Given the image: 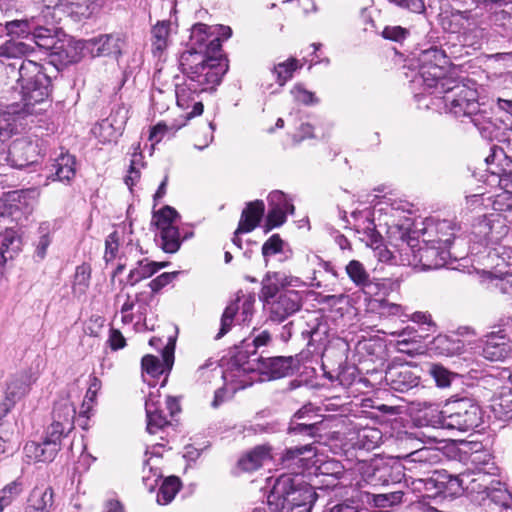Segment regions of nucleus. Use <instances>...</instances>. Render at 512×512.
<instances>
[{
    "instance_id": "obj_40",
    "label": "nucleus",
    "mask_w": 512,
    "mask_h": 512,
    "mask_svg": "<svg viewBox=\"0 0 512 512\" xmlns=\"http://www.w3.org/2000/svg\"><path fill=\"white\" fill-rule=\"evenodd\" d=\"M499 340H504V337L491 335L487 338L482 349L484 358L490 361H501L507 357L508 346Z\"/></svg>"
},
{
    "instance_id": "obj_14",
    "label": "nucleus",
    "mask_w": 512,
    "mask_h": 512,
    "mask_svg": "<svg viewBox=\"0 0 512 512\" xmlns=\"http://www.w3.org/2000/svg\"><path fill=\"white\" fill-rule=\"evenodd\" d=\"M246 362L253 363L252 369L247 373L258 371L260 374L267 376L269 380L279 379L292 375L298 370V361L293 356H274V357H255L248 359ZM243 363L245 361L243 360Z\"/></svg>"
},
{
    "instance_id": "obj_43",
    "label": "nucleus",
    "mask_w": 512,
    "mask_h": 512,
    "mask_svg": "<svg viewBox=\"0 0 512 512\" xmlns=\"http://www.w3.org/2000/svg\"><path fill=\"white\" fill-rule=\"evenodd\" d=\"M75 408L69 402L55 404L52 412V420L62 423V428H74Z\"/></svg>"
},
{
    "instance_id": "obj_35",
    "label": "nucleus",
    "mask_w": 512,
    "mask_h": 512,
    "mask_svg": "<svg viewBox=\"0 0 512 512\" xmlns=\"http://www.w3.org/2000/svg\"><path fill=\"white\" fill-rule=\"evenodd\" d=\"M271 459L270 448L260 445L246 453L238 460V466L246 472L260 468L266 461Z\"/></svg>"
},
{
    "instance_id": "obj_57",
    "label": "nucleus",
    "mask_w": 512,
    "mask_h": 512,
    "mask_svg": "<svg viewBox=\"0 0 512 512\" xmlns=\"http://www.w3.org/2000/svg\"><path fill=\"white\" fill-rule=\"evenodd\" d=\"M29 21L33 30L54 26L57 24L56 11L50 8L42 9L39 14L29 17Z\"/></svg>"
},
{
    "instance_id": "obj_17",
    "label": "nucleus",
    "mask_w": 512,
    "mask_h": 512,
    "mask_svg": "<svg viewBox=\"0 0 512 512\" xmlns=\"http://www.w3.org/2000/svg\"><path fill=\"white\" fill-rule=\"evenodd\" d=\"M302 295L296 290H285L275 300H270L269 320L274 323H282L288 317L298 312L302 307Z\"/></svg>"
},
{
    "instance_id": "obj_55",
    "label": "nucleus",
    "mask_w": 512,
    "mask_h": 512,
    "mask_svg": "<svg viewBox=\"0 0 512 512\" xmlns=\"http://www.w3.org/2000/svg\"><path fill=\"white\" fill-rule=\"evenodd\" d=\"M57 32V26H51L46 28H41L39 30L32 29L31 36L35 44L43 49L48 50L52 47L53 43L56 41L55 36Z\"/></svg>"
},
{
    "instance_id": "obj_23",
    "label": "nucleus",
    "mask_w": 512,
    "mask_h": 512,
    "mask_svg": "<svg viewBox=\"0 0 512 512\" xmlns=\"http://www.w3.org/2000/svg\"><path fill=\"white\" fill-rule=\"evenodd\" d=\"M465 119L472 123L485 139H492L497 136L500 129L498 119L493 117L492 111L487 109L484 104L479 103V109L471 111V114H468Z\"/></svg>"
},
{
    "instance_id": "obj_16",
    "label": "nucleus",
    "mask_w": 512,
    "mask_h": 512,
    "mask_svg": "<svg viewBox=\"0 0 512 512\" xmlns=\"http://www.w3.org/2000/svg\"><path fill=\"white\" fill-rule=\"evenodd\" d=\"M412 253L413 260L411 264L420 265L423 270L439 269L444 267L453 253L446 246H441L432 243H421L418 249L413 246L409 247Z\"/></svg>"
},
{
    "instance_id": "obj_19",
    "label": "nucleus",
    "mask_w": 512,
    "mask_h": 512,
    "mask_svg": "<svg viewBox=\"0 0 512 512\" xmlns=\"http://www.w3.org/2000/svg\"><path fill=\"white\" fill-rule=\"evenodd\" d=\"M456 235V225L450 220H427L421 231V243H432L450 249Z\"/></svg>"
},
{
    "instance_id": "obj_22",
    "label": "nucleus",
    "mask_w": 512,
    "mask_h": 512,
    "mask_svg": "<svg viewBox=\"0 0 512 512\" xmlns=\"http://www.w3.org/2000/svg\"><path fill=\"white\" fill-rule=\"evenodd\" d=\"M299 278L287 275L283 272H268L262 280L260 299L264 303H270L278 294L280 288L297 286Z\"/></svg>"
},
{
    "instance_id": "obj_33",
    "label": "nucleus",
    "mask_w": 512,
    "mask_h": 512,
    "mask_svg": "<svg viewBox=\"0 0 512 512\" xmlns=\"http://www.w3.org/2000/svg\"><path fill=\"white\" fill-rule=\"evenodd\" d=\"M50 56L63 65L75 63L80 60V52L70 39L56 40L48 49Z\"/></svg>"
},
{
    "instance_id": "obj_51",
    "label": "nucleus",
    "mask_w": 512,
    "mask_h": 512,
    "mask_svg": "<svg viewBox=\"0 0 512 512\" xmlns=\"http://www.w3.org/2000/svg\"><path fill=\"white\" fill-rule=\"evenodd\" d=\"M302 67L298 60L290 58L287 61L281 62L273 68V73L276 75V80L280 85H284L293 76V73Z\"/></svg>"
},
{
    "instance_id": "obj_10",
    "label": "nucleus",
    "mask_w": 512,
    "mask_h": 512,
    "mask_svg": "<svg viewBox=\"0 0 512 512\" xmlns=\"http://www.w3.org/2000/svg\"><path fill=\"white\" fill-rule=\"evenodd\" d=\"M244 357L243 352L236 353L225 370L220 369L215 362L205 363L196 371L197 381L201 384H208L212 383L214 379L221 378L226 384L235 382L237 377L252 369L251 362L243 363Z\"/></svg>"
},
{
    "instance_id": "obj_41",
    "label": "nucleus",
    "mask_w": 512,
    "mask_h": 512,
    "mask_svg": "<svg viewBox=\"0 0 512 512\" xmlns=\"http://www.w3.org/2000/svg\"><path fill=\"white\" fill-rule=\"evenodd\" d=\"M421 418L428 426L447 429L446 420L448 419V413H445V409L441 410L436 404H426L422 410Z\"/></svg>"
},
{
    "instance_id": "obj_60",
    "label": "nucleus",
    "mask_w": 512,
    "mask_h": 512,
    "mask_svg": "<svg viewBox=\"0 0 512 512\" xmlns=\"http://www.w3.org/2000/svg\"><path fill=\"white\" fill-rule=\"evenodd\" d=\"M72 430L73 428H62V423L52 420L51 425L47 429L44 440L51 446L55 444L59 451L62 437L67 435Z\"/></svg>"
},
{
    "instance_id": "obj_25",
    "label": "nucleus",
    "mask_w": 512,
    "mask_h": 512,
    "mask_svg": "<svg viewBox=\"0 0 512 512\" xmlns=\"http://www.w3.org/2000/svg\"><path fill=\"white\" fill-rule=\"evenodd\" d=\"M30 390V380L26 374L12 378L6 387L5 397L0 403V414L7 415L17 401L22 399Z\"/></svg>"
},
{
    "instance_id": "obj_63",
    "label": "nucleus",
    "mask_w": 512,
    "mask_h": 512,
    "mask_svg": "<svg viewBox=\"0 0 512 512\" xmlns=\"http://www.w3.org/2000/svg\"><path fill=\"white\" fill-rule=\"evenodd\" d=\"M23 491V482L18 478L8 483L0 490L2 504L9 506Z\"/></svg>"
},
{
    "instance_id": "obj_31",
    "label": "nucleus",
    "mask_w": 512,
    "mask_h": 512,
    "mask_svg": "<svg viewBox=\"0 0 512 512\" xmlns=\"http://www.w3.org/2000/svg\"><path fill=\"white\" fill-rule=\"evenodd\" d=\"M76 160L73 155L61 153L51 164V173L48 179L60 182H70L76 174Z\"/></svg>"
},
{
    "instance_id": "obj_15",
    "label": "nucleus",
    "mask_w": 512,
    "mask_h": 512,
    "mask_svg": "<svg viewBox=\"0 0 512 512\" xmlns=\"http://www.w3.org/2000/svg\"><path fill=\"white\" fill-rule=\"evenodd\" d=\"M405 469L415 476L427 477L432 475L434 466L439 464L443 459V453L434 447H421L404 456H402Z\"/></svg>"
},
{
    "instance_id": "obj_21",
    "label": "nucleus",
    "mask_w": 512,
    "mask_h": 512,
    "mask_svg": "<svg viewBox=\"0 0 512 512\" xmlns=\"http://www.w3.org/2000/svg\"><path fill=\"white\" fill-rule=\"evenodd\" d=\"M498 471L492 470H481V471H466L459 475H456V479L460 484V494L464 489L470 490L471 492L485 493L487 494L490 488L498 481L495 479Z\"/></svg>"
},
{
    "instance_id": "obj_24",
    "label": "nucleus",
    "mask_w": 512,
    "mask_h": 512,
    "mask_svg": "<svg viewBox=\"0 0 512 512\" xmlns=\"http://www.w3.org/2000/svg\"><path fill=\"white\" fill-rule=\"evenodd\" d=\"M419 377L407 366L389 367L385 373V381L396 392H407L418 386Z\"/></svg>"
},
{
    "instance_id": "obj_28",
    "label": "nucleus",
    "mask_w": 512,
    "mask_h": 512,
    "mask_svg": "<svg viewBox=\"0 0 512 512\" xmlns=\"http://www.w3.org/2000/svg\"><path fill=\"white\" fill-rule=\"evenodd\" d=\"M147 416V431L151 434L158 432L170 424L160 407L159 394L150 392L145 402Z\"/></svg>"
},
{
    "instance_id": "obj_4",
    "label": "nucleus",
    "mask_w": 512,
    "mask_h": 512,
    "mask_svg": "<svg viewBox=\"0 0 512 512\" xmlns=\"http://www.w3.org/2000/svg\"><path fill=\"white\" fill-rule=\"evenodd\" d=\"M489 181L497 182L503 191L489 197L490 205L504 222L512 223V139L506 142V149L492 146L485 159Z\"/></svg>"
},
{
    "instance_id": "obj_13",
    "label": "nucleus",
    "mask_w": 512,
    "mask_h": 512,
    "mask_svg": "<svg viewBox=\"0 0 512 512\" xmlns=\"http://www.w3.org/2000/svg\"><path fill=\"white\" fill-rule=\"evenodd\" d=\"M506 223L495 214L478 217L472 225L473 239L488 249L490 245H496L508 234Z\"/></svg>"
},
{
    "instance_id": "obj_5",
    "label": "nucleus",
    "mask_w": 512,
    "mask_h": 512,
    "mask_svg": "<svg viewBox=\"0 0 512 512\" xmlns=\"http://www.w3.org/2000/svg\"><path fill=\"white\" fill-rule=\"evenodd\" d=\"M428 95L434 96L433 105L442 103L444 111L457 118L465 119L471 111L479 109L477 90L452 77L443 79Z\"/></svg>"
},
{
    "instance_id": "obj_34",
    "label": "nucleus",
    "mask_w": 512,
    "mask_h": 512,
    "mask_svg": "<svg viewBox=\"0 0 512 512\" xmlns=\"http://www.w3.org/2000/svg\"><path fill=\"white\" fill-rule=\"evenodd\" d=\"M36 191L35 190H16L9 192L7 195L6 204L4 205L5 211L1 212L2 216L14 215V210L24 209L29 212L30 202L34 200Z\"/></svg>"
},
{
    "instance_id": "obj_58",
    "label": "nucleus",
    "mask_w": 512,
    "mask_h": 512,
    "mask_svg": "<svg viewBox=\"0 0 512 512\" xmlns=\"http://www.w3.org/2000/svg\"><path fill=\"white\" fill-rule=\"evenodd\" d=\"M99 0H69L72 8V13L79 15L82 18L91 17L100 7Z\"/></svg>"
},
{
    "instance_id": "obj_9",
    "label": "nucleus",
    "mask_w": 512,
    "mask_h": 512,
    "mask_svg": "<svg viewBox=\"0 0 512 512\" xmlns=\"http://www.w3.org/2000/svg\"><path fill=\"white\" fill-rule=\"evenodd\" d=\"M176 340L173 337L168 338V342L162 349V361L154 355H145L141 360L142 376L149 386L155 387L157 379L165 374L160 386L164 387L167 383L168 375L174 364Z\"/></svg>"
},
{
    "instance_id": "obj_20",
    "label": "nucleus",
    "mask_w": 512,
    "mask_h": 512,
    "mask_svg": "<svg viewBox=\"0 0 512 512\" xmlns=\"http://www.w3.org/2000/svg\"><path fill=\"white\" fill-rule=\"evenodd\" d=\"M265 211L262 200L249 202L243 209L237 229L234 232L232 242L238 248H242L240 234L253 231L260 223Z\"/></svg>"
},
{
    "instance_id": "obj_1",
    "label": "nucleus",
    "mask_w": 512,
    "mask_h": 512,
    "mask_svg": "<svg viewBox=\"0 0 512 512\" xmlns=\"http://www.w3.org/2000/svg\"><path fill=\"white\" fill-rule=\"evenodd\" d=\"M179 68L185 79L175 84L176 102L184 109L192 107L186 115L190 119L203 113L199 94L215 90L229 69L220 38L214 36L211 26L193 25L189 47L179 56Z\"/></svg>"
},
{
    "instance_id": "obj_62",
    "label": "nucleus",
    "mask_w": 512,
    "mask_h": 512,
    "mask_svg": "<svg viewBox=\"0 0 512 512\" xmlns=\"http://www.w3.org/2000/svg\"><path fill=\"white\" fill-rule=\"evenodd\" d=\"M5 30L7 32V35L9 36H16L22 38L31 36L32 32L29 18L8 21L5 24Z\"/></svg>"
},
{
    "instance_id": "obj_29",
    "label": "nucleus",
    "mask_w": 512,
    "mask_h": 512,
    "mask_svg": "<svg viewBox=\"0 0 512 512\" xmlns=\"http://www.w3.org/2000/svg\"><path fill=\"white\" fill-rule=\"evenodd\" d=\"M54 504V491L51 486L34 487L27 499L25 512H50Z\"/></svg>"
},
{
    "instance_id": "obj_59",
    "label": "nucleus",
    "mask_w": 512,
    "mask_h": 512,
    "mask_svg": "<svg viewBox=\"0 0 512 512\" xmlns=\"http://www.w3.org/2000/svg\"><path fill=\"white\" fill-rule=\"evenodd\" d=\"M92 132L103 143L114 141L121 135L106 118L99 122Z\"/></svg>"
},
{
    "instance_id": "obj_3",
    "label": "nucleus",
    "mask_w": 512,
    "mask_h": 512,
    "mask_svg": "<svg viewBox=\"0 0 512 512\" xmlns=\"http://www.w3.org/2000/svg\"><path fill=\"white\" fill-rule=\"evenodd\" d=\"M317 499L313 487L300 472L280 475L267 497L271 512H311Z\"/></svg>"
},
{
    "instance_id": "obj_37",
    "label": "nucleus",
    "mask_w": 512,
    "mask_h": 512,
    "mask_svg": "<svg viewBox=\"0 0 512 512\" xmlns=\"http://www.w3.org/2000/svg\"><path fill=\"white\" fill-rule=\"evenodd\" d=\"M24 453L30 460L47 462L55 458L58 448L55 444L49 445L45 440L42 443L28 442L24 446Z\"/></svg>"
},
{
    "instance_id": "obj_44",
    "label": "nucleus",
    "mask_w": 512,
    "mask_h": 512,
    "mask_svg": "<svg viewBox=\"0 0 512 512\" xmlns=\"http://www.w3.org/2000/svg\"><path fill=\"white\" fill-rule=\"evenodd\" d=\"M271 340V336L268 331H262L259 335L253 339H245L242 342V346L237 353L243 352L245 355L244 361L258 357L256 351L259 347L267 345Z\"/></svg>"
},
{
    "instance_id": "obj_26",
    "label": "nucleus",
    "mask_w": 512,
    "mask_h": 512,
    "mask_svg": "<svg viewBox=\"0 0 512 512\" xmlns=\"http://www.w3.org/2000/svg\"><path fill=\"white\" fill-rule=\"evenodd\" d=\"M94 56H111L118 59L125 46V38L120 34H105L89 41Z\"/></svg>"
},
{
    "instance_id": "obj_30",
    "label": "nucleus",
    "mask_w": 512,
    "mask_h": 512,
    "mask_svg": "<svg viewBox=\"0 0 512 512\" xmlns=\"http://www.w3.org/2000/svg\"><path fill=\"white\" fill-rule=\"evenodd\" d=\"M11 165L22 169L36 162L37 146L28 141H17L10 148Z\"/></svg>"
},
{
    "instance_id": "obj_45",
    "label": "nucleus",
    "mask_w": 512,
    "mask_h": 512,
    "mask_svg": "<svg viewBox=\"0 0 512 512\" xmlns=\"http://www.w3.org/2000/svg\"><path fill=\"white\" fill-rule=\"evenodd\" d=\"M245 375L246 374H242L240 377H237L236 381L233 383L229 382L226 384L224 382V386L215 391L212 407H219L228 398L232 397L236 390L244 388L247 384V382L243 379Z\"/></svg>"
},
{
    "instance_id": "obj_46",
    "label": "nucleus",
    "mask_w": 512,
    "mask_h": 512,
    "mask_svg": "<svg viewBox=\"0 0 512 512\" xmlns=\"http://www.w3.org/2000/svg\"><path fill=\"white\" fill-rule=\"evenodd\" d=\"M180 480L176 476L167 477L161 484L158 494L157 502L160 505L169 504L180 489Z\"/></svg>"
},
{
    "instance_id": "obj_38",
    "label": "nucleus",
    "mask_w": 512,
    "mask_h": 512,
    "mask_svg": "<svg viewBox=\"0 0 512 512\" xmlns=\"http://www.w3.org/2000/svg\"><path fill=\"white\" fill-rule=\"evenodd\" d=\"M20 250V238L13 229L0 234V264H5Z\"/></svg>"
},
{
    "instance_id": "obj_32",
    "label": "nucleus",
    "mask_w": 512,
    "mask_h": 512,
    "mask_svg": "<svg viewBox=\"0 0 512 512\" xmlns=\"http://www.w3.org/2000/svg\"><path fill=\"white\" fill-rule=\"evenodd\" d=\"M429 349L438 356H454L462 353L464 343L456 336L439 334L431 342Z\"/></svg>"
},
{
    "instance_id": "obj_47",
    "label": "nucleus",
    "mask_w": 512,
    "mask_h": 512,
    "mask_svg": "<svg viewBox=\"0 0 512 512\" xmlns=\"http://www.w3.org/2000/svg\"><path fill=\"white\" fill-rule=\"evenodd\" d=\"M382 440V433L377 428L366 427L357 433V445L365 450L376 448Z\"/></svg>"
},
{
    "instance_id": "obj_54",
    "label": "nucleus",
    "mask_w": 512,
    "mask_h": 512,
    "mask_svg": "<svg viewBox=\"0 0 512 512\" xmlns=\"http://www.w3.org/2000/svg\"><path fill=\"white\" fill-rule=\"evenodd\" d=\"M284 246L285 242L279 234H273L264 242L261 252L266 266L269 263L270 257L277 254H285Z\"/></svg>"
},
{
    "instance_id": "obj_2",
    "label": "nucleus",
    "mask_w": 512,
    "mask_h": 512,
    "mask_svg": "<svg viewBox=\"0 0 512 512\" xmlns=\"http://www.w3.org/2000/svg\"><path fill=\"white\" fill-rule=\"evenodd\" d=\"M17 83L21 88V107L19 104L10 105L5 113L9 118L17 114L33 115L40 113L43 108H37L48 99L51 79L44 67L31 60H23L17 68Z\"/></svg>"
},
{
    "instance_id": "obj_36",
    "label": "nucleus",
    "mask_w": 512,
    "mask_h": 512,
    "mask_svg": "<svg viewBox=\"0 0 512 512\" xmlns=\"http://www.w3.org/2000/svg\"><path fill=\"white\" fill-rule=\"evenodd\" d=\"M314 455L315 448L312 444H306L286 449L282 460L287 467L296 465L303 468L308 465L309 458Z\"/></svg>"
},
{
    "instance_id": "obj_50",
    "label": "nucleus",
    "mask_w": 512,
    "mask_h": 512,
    "mask_svg": "<svg viewBox=\"0 0 512 512\" xmlns=\"http://www.w3.org/2000/svg\"><path fill=\"white\" fill-rule=\"evenodd\" d=\"M91 269L88 265L82 264L77 266L72 290L74 295H84L90 284Z\"/></svg>"
},
{
    "instance_id": "obj_8",
    "label": "nucleus",
    "mask_w": 512,
    "mask_h": 512,
    "mask_svg": "<svg viewBox=\"0 0 512 512\" xmlns=\"http://www.w3.org/2000/svg\"><path fill=\"white\" fill-rule=\"evenodd\" d=\"M445 413H448L447 429L466 432L474 430L483 422V413L480 406L470 398L448 402L445 406Z\"/></svg>"
},
{
    "instance_id": "obj_27",
    "label": "nucleus",
    "mask_w": 512,
    "mask_h": 512,
    "mask_svg": "<svg viewBox=\"0 0 512 512\" xmlns=\"http://www.w3.org/2000/svg\"><path fill=\"white\" fill-rule=\"evenodd\" d=\"M349 279L366 295H377L380 290L379 283L370 278L364 265L358 260H351L345 267Z\"/></svg>"
},
{
    "instance_id": "obj_52",
    "label": "nucleus",
    "mask_w": 512,
    "mask_h": 512,
    "mask_svg": "<svg viewBox=\"0 0 512 512\" xmlns=\"http://www.w3.org/2000/svg\"><path fill=\"white\" fill-rule=\"evenodd\" d=\"M159 462H151V459H145L143 465V483L145 487L152 492L158 481L163 477Z\"/></svg>"
},
{
    "instance_id": "obj_64",
    "label": "nucleus",
    "mask_w": 512,
    "mask_h": 512,
    "mask_svg": "<svg viewBox=\"0 0 512 512\" xmlns=\"http://www.w3.org/2000/svg\"><path fill=\"white\" fill-rule=\"evenodd\" d=\"M471 463L475 466L474 471L492 470L498 471L492 455L488 451H476L471 455Z\"/></svg>"
},
{
    "instance_id": "obj_48",
    "label": "nucleus",
    "mask_w": 512,
    "mask_h": 512,
    "mask_svg": "<svg viewBox=\"0 0 512 512\" xmlns=\"http://www.w3.org/2000/svg\"><path fill=\"white\" fill-rule=\"evenodd\" d=\"M32 51L33 48L30 45L13 39L0 45V57L18 58L28 55Z\"/></svg>"
},
{
    "instance_id": "obj_61",
    "label": "nucleus",
    "mask_w": 512,
    "mask_h": 512,
    "mask_svg": "<svg viewBox=\"0 0 512 512\" xmlns=\"http://www.w3.org/2000/svg\"><path fill=\"white\" fill-rule=\"evenodd\" d=\"M72 430L73 428H62V423L52 420L51 425L47 429L44 440L51 446L55 444L59 451L62 437L67 435Z\"/></svg>"
},
{
    "instance_id": "obj_7",
    "label": "nucleus",
    "mask_w": 512,
    "mask_h": 512,
    "mask_svg": "<svg viewBox=\"0 0 512 512\" xmlns=\"http://www.w3.org/2000/svg\"><path fill=\"white\" fill-rule=\"evenodd\" d=\"M418 74L412 82L415 86L423 88L420 94H429L436 89L443 79H449L445 76V68L449 60L443 50L438 47H430L421 51L418 58Z\"/></svg>"
},
{
    "instance_id": "obj_49",
    "label": "nucleus",
    "mask_w": 512,
    "mask_h": 512,
    "mask_svg": "<svg viewBox=\"0 0 512 512\" xmlns=\"http://www.w3.org/2000/svg\"><path fill=\"white\" fill-rule=\"evenodd\" d=\"M170 22L162 21L158 22L152 29L153 36V52L161 53L167 47V41L170 32Z\"/></svg>"
},
{
    "instance_id": "obj_6",
    "label": "nucleus",
    "mask_w": 512,
    "mask_h": 512,
    "mask_svg": "<svg viewBox=\"0 0 512 512\" xmlns=\"http://www.w3.org/2000/svg\"><path fill=\"white\" fill-rule=\"evenodd\" d=\"M442 28L456 35L462 46L479 49L486 39L484 22L472 11H455L441 19Z\"/></svg>"
},
{
    "instance_id": "obj_39",
    "label": "nucleus",
    "mask_w": 512,
    "mask_h": 512,
    "mask_svg": "<svg viewBox=\"0 0 512 512\" xmlns=\"http://www.w3.org/2000/svg\"><path fill=\"white\" fill-rule=\"evenodd\" d=\"M155 268V261L148 258L138 260L136 265L129 271L125 285L133 287L142 280L152 277L155 274Z\"/></svg>"
},
{
    "instance_id": "obj_11",
    "label": "nucleus",
    "mask_w": 512,
    "mask_h": 512,
    "mask_svg": "<svg viewBox=\"0 0 512 512\" xmlns=\"http://www.w3.org/2000/svg\"><path fill=\"white\" fill-rule=\"evenodd\" d=\"M179 213L171 206H164L153 215L155 225L160 230V247L166 253H175L181 246L179 229Z\"/></svg>"
},
{
    "instance_id": "obj_12",
    "label": "nucleus",
    "mask_w": 512,
    "mask_h": 512,
    "mask_svg": "<svg viewBox=\"0 0 512 512\" xmlns=\"http://www.w3.org/2000/svg\"><path fill=\"white\" fill-rule=\"evenodd\" d=\"M255 297L251 294L245 295L239 292L236 299L230 302L225 308L220 322L219 332L215 339L218 340L226 335L234 322L245 324L250 322L254 313Z\"/></svg>"
},
{
    "instance_id": "obj_18",
    "label": "nucleus",
    "mask_w": 512,
    "mask_h": 512,
    "mask_svg": "<svg viewBox=\"0 0 512 512\" xmlns=\"http://www.w3.org/2000/svg\"><path fill=\"white\" fill-rule=\"evenodd\" d=\"M425 497L437 496L453 497L460 495V484L456 475L449 474L446 470L434 471L432 475L424 477Z\"/></svg>"
},
{
    "instance_id": "obj_42",
    "label": "nucleus",
    "mask_w": 512,
    "mask_h": 512,
    "mask_svg": "<svg viewBox=\"0 0 512 512\" xmlns=\"http://www.w3.org/2000/svg\"><path fill=\"white\" fill-rule=\"evenodd\" d=\"M321 421L318 422H300L290 420L287 433L290 435L306 436L309 438H316L320 436Z\"/></svg>"
},
{
    "instance_id": "obj_53",
    "label": "nucleus",
    "mask_w": 512,
    "mask_h": 512,
    "mask_svg": "<svg viewBox=\"0 0 512 512\" xmlns=\"http://www.w3.org/2000/svg\"><path fill=\"white\" fill-rule=\"evenodd\" d=\"M486 495L493 503L501 507L510 508L512 505V494L499 480L490 488Z\"/></svg>"
},
{
    "instance_id": "obj_56",
    "label": "nucleus",
    "mask_w": 512,
    "mask_h": 512,
    "mask_svg": "<svg viewBox=\"0 0 512 512\" xmlns=\"http://www.w3.org/2000/svg\"><path fill=\"white\" fill-rule=\"evenodd\" d=\"M429 374L435 380L436 385L441 388L449 387L452 380L457 374L449 371L447 368L440 364L432 363L429 365Z\"/></svg>"
}]
</instances>
